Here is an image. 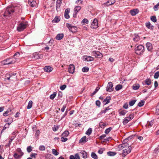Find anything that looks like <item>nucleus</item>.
I'll list each match as a JSON object with an SVG mask.
<instances>
[{"label":"nucleus","mask_w":159,"mask_h":159,"mask_svg":"<svg viewBox=\"0 0 159 159\" xmlns=\"http://www.w3.org/2000/svg\"><path fill=\"white\" fill-rule=\"evenodd\" d=\"M16 75V73L13 72L9 74H7L6 75V79L7 80H10V79H12L13 76H15Z\"/></svg>","instance_id":"nucleus-17"},{"label":"nucleus","mask_w":159,"mask_h":159,"mask_svg":"<svg viewBox=\"0 0 159 159\" xmlns=\"http://www.w3.org/2000/svg\"><path fill=\"white\" fill-rule=\"evenodd\" d=\"M154 120H152L150 122L149 121V123H148V127L152 126L153 124Z\"/></svg>","instance_id":"nucleus-51"},{"label":"nucleus","mask_w":159,"mask_h":159,"mask_svg":"<svg viewBox=\"0 0 159 159\" xmlns=\"http://www.w3.org/2000/svg\"><path fill=\"white\" fill-rule=\"evenodd\" d=\"M104 149L103 148H100L98 151V152L100 154H102L103 153Z\"/></svg>","instance_id":"nucleus-64"},{"label":"nucleus","mask_w":159,"mask_h":159,"mask_svg":"<svg viewBox=\"0 0 159 159\" xmlns=\"http://www.w3.org/2000/svg\"><path fill=\"white\" fill-rule=\"evenodd\" d=\"M75 66L73 64H70L69 67L68 72L70 73L73 74L74 72Z\"/></svg>","instance_id":"nucleus-12"},{"label":"nucleus","mask_w":159,"mask_h":159,"mask_svg":"<svg viewBox=\"0 0 159 159\" xmlns=\"http://www.w3.org/2000/svg\"><path fill=\"white\" fill-rule=\"evenodd\" d=\"M56 95L57 93L56 92H54L52 94L50 95V98L52 100L56 96Z\"/></svg>","instance_id":"nucleus-40"},{"label":"nucleus","mask_w":159,"mask_h":159,"mask_svg":"<svg viewBox=\"0 0 159 159\" xmlns=\"http://www.w3.org/2000/svg\"><path fill=\"white\" fill-rule=\"evenodd\" d=\"M100 89V88L99 87H97L96 89H95L94 91L91 94V96H93L95 93L98 91V90Z\"/></svg>","instance_id":"nucleus-43"},{"label":"nucleus","mask_w":159,"mask_h":159,"mask_svg":"<svg viewBox=\"0 0 159 159\" xmlns=\"http://www.w3.org/2000/svg\"><path fill=\"white\" fill-rule=\"evenodd\" d=\"M27 27V24L24 23L20 24L17 28V30L19 31H21L24 30Z\"/></svg>","instance_id":"nucleus-6"},{"label":"nucleus","mask_w":159,"mask_h":159,"mask_svg":"<svg viewBox=\"0 0 159 159\" xmlns=\"http://www.w3.org/2000/svg\"><path fill=\"white\" fill-rule=\"evenodd\" d=\"M94 59V58L91 56H88L86 55L83 56V60L85 61H93Z\"/></svg>","instance_id":"nucleus-10"},{"label":"nucleus","mask_w":159,"mask_h":159,"mask_svg":"<svg viewBox=\"0 0 159 159\" xmlns=\"http://www.w3.org/2000/svg\"><path fill=\"white\" fill-rule=\"evenodd\" d=\"M89 70V68L88 67H84L82 69V71L84 72H87Z\"/></svg>","instance_id":"nucleus-49"},{"label":"nucleus","mask_w":159,"mask_h":159,"mask_svg":"<svg viewBox=\"0 0 159 159\" xmlns=\"http://www.w3.org/2000/svg\"><path fill=\"white\" fill-rule=\"evenodd\" d=\"M99 126L100 127L102 128H103L104 127H105L106 126V124L105 123L101 121L99 123Z\"/></svg>","instance_id":"nucleus-47"},{"label":"nucleus","mask_w":159,"mask_h":159,"mask_svg":"<svg viewBox=\"0 0 159 159\" xmlns=\"http://www.w3.org/2000/svg\"><path fill=\"white\" fill-rule=\"evenodd\" d=\"M135 50L137 54L140 55L144 52V48L143 45H139L136 46V47L135 48Z\"/></svg>","instance_id":"nucleus-3"},{"label":"nucleus","mask_w":159,"mask_h":159,"mask_svg":"<svg viewBox=\"0 0 159 159\" xmlns=\"http://www.w3.org/2000/svg\"><path fill=\"white\" fill-rule=\"evenodd\" d=\"M22 156H20V154H18L16 153H15L13 155L14 157L16 159H20Z\"/></svg>","instance_id":"nucleus-29"},{"label":"nucleus","mask_w":159,"mask_h":159,"mask_svg":"<svg viewBox=\"0 0 159 159\" xmlns=\"http://www.w3.org/2000/svg\"><path fill=\"white\" fill-rule=\"evenodd\" d=\"M39 149L40 151H44L45 149V148L43 145H41L39 147Z\"/></svg>","instance_id":"nucleus-57"},{"label":"nucleus","mask_w":159,"mask_h":159,"mask_svg":"<svg viewBox=\"0 0 159 159\" xmlns=\"http://www.w3.org/2000/svg\"><path fill=\"white\" fill-rule=\"evenodd\" d=\"M113 89L112 83L111 82H109L106 88V91L108 92H111L113 91Z\"/></svg>","instance_id":"nucleus-9"},{"label":"nucleus","mask_w":159,"mask_h":159,"mask_svg":"<svg viewBox=\"0 0 159 159\" xmlns=\"http://www.w3.org/2000/svg\"><path fill=\"white\" fill-rule=\"evenodd\" d=\"M32 103L33 102L32 101H29L27 107V108L28 109H30L32 107Z\"/></svg>","instance_id":"nucleus-36"},{"label":"nucleus","mask_w":159,"mask_h":159,"mask_svg":"<svg viewBox=\"0 0 159 159\" xmlns=\"http://www.w3.org/2000/svg\"><path fill=\"white\" fill-rule=\"evenodd\" d=\"M64 36V34H59L57 35L56 38L57 40H60L62 39Z\"/></svg>","instance_id":"nucleus-24"},{"label":"nucleus","mask_w":159,"mask_h":159,"mask_svg":"<svg viewBox=\"0 0 159 159\" xmlns=\"http://www.w3.org/2000/svg\"><path fill=\"white\" fill-rule=\"evenodd\" d=\"M70 11V9L69 8L66 9L65 11L64 16L66 19H68L70 18L69 13Z\"/></svg>","instance_id":"nucleus-15"},{"label":"nucleus","mask_w":159,"mask_h":159,"mask_svg":"<svg viewBox=\"0 0 159 159\" xmlns=\"http://www.w3.org/2000/svg\"><path fill=\"white\" fill-rule=\"evenodd\" d=\"M139 12V11L138 9H134L131 10L130 11L131 15L132 16H135Z\"/></svg>","instance_id":"nucleus-13"},{"label":"nucleus","mask_w":159,"mask_h":159,"mask_svg":"<svg viewBox=\"0 0 159 159\" xmlns=\"http://www.w3.org/2000/svg\"><path fill=\"white\" fill-rule=\"evenodd\" d=\"M139 84H134L133 86V89L134 90H136L139 88Z\"/></svg>","instance_id":"nucleus-34"},{"label":"nucleus","mask_w":159,"mask_h":159,"mask_svg":"<svg viewBox=\"0 0 159 159\" xmlns=\"http://www.w3.org/2000/svg\"><path fill=\"white\" fill-rule=\"evenodd\" d=\"M146 27L149 29L153 30L154 26L153 25H152L150 22H147L145 24Z\"/></svg>","instance_id":"nucleus-26"},{"label":"nucleus","mask_w":159,"mask_h":159,"mask_svg":"<svg viewBox=\"0 0 159 159\" xmlns=\"http://www.w3.org/2000/svg\"><path fill=\"white\" fill-rule=\"evenodd\" d=\"M29 4L31 7H36L37 3L35 0H28Z\"/></svg>","instance_id":"nucleus-11"},{"label":"nucleus","mask_w":159,"mask_h":159,"mask_svg":"<svg viewBox=\"0 0 159 159\" xmlns=\"http://www.w3.org/2000/svg\"><path fill=\"white\" fill-rule=\"evenodd\" d=\"M151 20L154 22H156L157 21V18L155 16H152L151 17Z\"/></svg>","instance_id":"nucleus-48"},{"label":"nucleus","mask_w":159,"mask_h":159,"mask_svg":"<svg viewBox=\"0 0 159 159\" xmlns=\"http://www.w3.org/2000/svg\"><path fill=\"white\" fill-rule=\"evenodd\" d=\"M44 70L45 71L49 72L52 71V68L49 66H46L44 68Z\"/></svg>","instance_id":"nucleus-20"},{"label":"nucleus","mask_w":159,"mask_h":159,"mask_svg":"<svg viewBox=\"0 0 159 159\" xmlns=\"http://www.w3.org/2000/svg\"><path fill=\"white\" fill-rule=\"evenodd\" d=\"M86 137L85 136L83 137L80 140V143H84L86 142Z\"/></svg>","instance_id":"nucleus-32"},{"label":"nucleus","mask_w":159,"mask_h":159,"mask_svg":"<svg viewBox=\"0 0 159 159\" xmlns=\"http://www.w3.org/2000/svg\"><path fill=\"white\" fill-rule=\"evenodd\" d=\"M146 46L148 50L149 51L152 52L153 49L152 44L149 42H148L146 44Z\"/></svg>","instance_id":"nucleus-14"},{"label":"nucleus","mask_w":159,"mask_h":159,"mask_svg":"<svg viewBox=\"0 0 159 159\" xmlns=\"http://www.w3.org/2000/svg\"><path fill=\"white\" fill-rule=\"evenodd\" d=\"M91 157L92 158L97 159L98 158V157L97 155L94 152H92L91 153Z\"/></svg>","instance_id":"nucleus-53"},{"label":"nucleus","mask_w":159,"mask_h":159,"mask_svg":"<svg viewBox=\"0 0 159 159\" xmlns=\"http://www.w3.org/2000/svg\"><path fill=\"white\" fill-rule=\"evenodd\" d=\"M66 85H65V84L63 85L60 86V89L61 90H63L64 89H65L66 88Z\"/></svg>","instance_id":"nucleus-62"},{"label":"nucleus","mask_w":159,"mask_h":159,"mask_svg":"<svg viewBox=\"0 0 159 159\" xmlns=\"http://www.w3.org/2000/svg\"><path fill=\"white\" fill-rule=\"evenodd\" d=\"M70 159H80V157L78 153L76 154L75 156L70 155Z\"/></svg>","instance_id":"nucleus-22"},{"label":"nucleus","mask_w":159,"mask_h":159,"mask_svg":"<svg viewBox=\"0 0 159 159\" xmlns=\"http://www.w3.org/2000/svg\"><path fill=\"white\" fill-rule=\"evenodd\" d=\"M115 152H107V154L109 156H113L116 154Z\"/></svg>","instance_id":"nucleus-38"},{"label":"nucleus","mask_w":159,"mask_h":159,"mask_svg":"<svg viewBox=\"0 0 159 159\" xmlns=\"http://www.w3.org/2000/svg\"><path fill=\"white\" fill-rule=\"evenodd\" d=\"M20 56V53L19 52H16V53L13 56V57H14V58H12V59H15L16 60V57H19Z\"/></svg>","instance_id":"nucleus-60"},{"label":"nucleus","mask_w":159,"mask_h":159,"mask_svg":"<svg viewBox=\"0 0 159 159\" xmlns=\"http://www.w3.org/2000/svg\"><path fill=\"white\" fill-rule=\"evenodd\" d=\"M156 113L157 115H159V103L156 106Z\"/></svg>","instance_id":"nucleus-50"},{"label":"nucleus","mask_w":159,"mask_h":159,"mask_svg":"<svg viewBox=\"0 0 159 159\" xmlns=\"http://www.w3.org/2000/svg\"><path fill=\"white\" fill-rule=\"evenodd\" d=\"M39 133H40L39 131V130H37L36 131V133H35V137H38L39 136Z\"/></svg>","instance_id":"nucleus-63"},{"label":"nucleus","mask_w":159,"mask_h":159,"mask_svg":"<svg viewBox=\"0 0 159 159\" xmlns=\"http://www.w3.org/2000/svg\"><path fill=\"white\" fill-rule=\"evenodd\" d=\"M96 104L98 107L100 106L101 102L99 100H97L96 101Z\"/></svg>","instance_id":"nucleus-61"},{"label":"nucleus","mask_w":159,"mask_h":159,"mask_svg":"<svg viewBox=\"0 0 159 159\" xmlns=\"http://www.w3.org/2000/svg\"><path fill=\"white\" fill-rule=\"evenodd\" d=\"M12 112V110L11 109L8 108L6 111L3 113V115L4 116H7L11 115Z\"/></svg>","instance_id":"nucleus-18"},{"label":"nucleus","mask_w":159,"mask_h":159,"mask_svg":"<svg viewBox=\"0 0 159 159\" xmlns=\"http://www.w3.org/2000/svg\"><path fill=\"white\" fill-rule=\"evenodd\" d=\"M128 118H129V117H127L124 119L123 122L124 125L126 124L129 121L131 120L129 119H128Z\"/></svg>","instance_id":"nucleus-27"},{"label":"nucleus","mask_w":159,"mask_h":159,"mask_svg":"<svg viewBox=\"0 0 159 159\" xmlns=\"http://www.w3.org/2000/svg\"><path fill=\"white\" fill-rule=\"evenodd\" d=\"M43 55L37 53H34L33 55L30 56V58L33 60L42 58Z\"/></svg>","instance_id":"nucleus-7"},{"label":"nucleus","mask_w":159,"mask_h":159,"mask_svg":"<svg viewBox=\"0 0 159 159\" xmlns=\"http://www.w3.org/2000/svg\"><path fill=\"white\" fill-rule=\"evenodd\" d=\"M14 12V10L12 8L10 7L7 8L3 15L0 16V24L2 23L4 24L5 22V21L3 18V16L7 18H8L11 16Z\"/></svg>","instance_id":"nucleus-2"},{"label":"nucleus","mask_w":159,"mask_h":159,"mask_svg":"<svg viewBox=\"0 0 159 159\" xmlns=\"http://www.w3.org/2000/svg\"><path fill=\"white\" fill-rule=\"evenodd\" d=\"M133 39L134 41L138 42L140 39L139 36L138 35H135V37Z\"/></svg>","instance_id":"nucleus-33"},{"label":"nucleus","mask_w":159,"mask_h":159,"mask_svg":"<svg viewBox=\"0 0 159 159\" xmlns=\"http://www.w3.org/2000/svg\"><path fill=\"white\" fill-rule=\"evenodd\" d=\"M133 137V135L130 136L128 138L124 140L123 141L122 143H124V142H126L127 140H130L131 139H132Z\"/></svg>","instance_id":"nucleus-55"},{"label":"nucleus","mask_w":159,"mask_h":159,"mask_svg":"<svg viewBox=\"0 0 159 159\" xmlns=\"http://www.w3.org/2000/svg\"><path fill=\"white\" fill-rule=\"evenodd\" d=\"M16 60L14 59L9 58L7 59L2 61L3 65L10 64L14 63L16 61Z\"/></svg>","instance_id":"nucleus-4"},{"label":"nucleus","mask_w":159,"mask_h":159,"mask_svg":"<svg viewBox=\"0 0 159 159\" xmlns=\"http://www.w3.org/2000/svg\"><path fill=\"white\" fill-rule=\"evenodd\" d=\"M110 109L111 108H110L109 107H106L104 110H101L100 114H102L103 113H105L107 111L110 110Z\"/></svg>","instance_id":"nucleus-28"},{"label":"nucleus","mask_w":159,"mask_h":159,"mask_svg":"<svg viewBox=\"0 0 159 159\" xmlns=\"http://www.w3.org/2000/svg\"><path fill=\"white\" fill-rule=\"evenodd\" d=\"M52 152L53 154L55 156H57L59 154L58 152L56 150L54 149H52Z\"/></svg>","instance_id":"nucleus-52"},{"label":"nucleus","mask_w":159,"mask_h":159,"mask_svg":"<svg viewBox=\"0 0 159 159\" xmlns=\"http://www.w3.org/2000/svg\"><path fill=\"white\" fill-rule=\"evenodd\" d=\"M16 151L19 153V154L20 155V156H23L24 154L23 152L22 151L20 148H18L16 149Z\"/></svg>","instance_id":"nucleus-44"},{"label":"nucleus","mask_w":159,"mask_h":159,"mask_svg":"<svg viewBox=\"0 0 159 159\" xmlns=\"http://www.w3.org/2000/svg\"><path fill=\"white\" fill-rule=\"evenodd\" d=\"M145 84L148 85H149L151 84V80L149 79H146L145 81Z\"/></svg>","instance_id":"nucleus-45"},{"label":"nucleus","mask_w":159,"mask_h":159,"mask_svg":"<svg viewBox=\"0 0 159 159\" xmlns=\"http://www.w3.org/2000/svg\"><path fill=\"white\" fill-rule=\"evenodd\" d=\"M115 2L114 0H109L107 2L104 3V5L107 6L113 4Z\"/></svg>","instance_id":"nucleus-19"},{"label":"nucleus","mask_w":159,"mask_h":159,"mask_svg":"<svg viewBox=\"0 0 159 159\" xmlns=\"http://www.w3.org/2000/svg\"><path fill=\"white\" fill-rule=\"evenodd\" d=\"M81 7L80 6H76L74 8V11L76 13H77L81 9Z\"/></svg>","instance_id":"nucleus-30"},{"label":"nucleus","mask_w":159,"mask_h":159,"mask_svg":"<svg viewBox=\"0 0 159 159\" xmlns=\"http://www.w3.org/2000/svg\"><path fill=\"white\" fill-rule=\"evenodd\" d=\"M80 155H81L83 158H86L87 157V153L86 152L84 151H83L80 152Z\"/></svg>","instance_id":"nucleus-23"},{"label":"nucleus","mask_w":159,"mask_h":159,"mask_svg":"<svg viewBox=\"0 0 159 159\" xmlns=\"http://www.w3.org/2000/svg\"><path fill=\"white\" fill-rule=\"evenodd\" d=\"M92 128H89L86 131L85 134H86L89 136L92 133Z\"/></svg>","instance_id":"nucleus-35"},{"label":"nucleus","mask_w":159,"mask_h":159,"mask_svg":"<svg viewBox=\"0 0 159 159\" xmlns=\"http://www.w3.org/2000/svg\"><path fill=\"white\" fill-rule=\"evenodd\" d=\"M136 101V100H133L130 101L129 102V104L130 106H133Z\"/></svg>","instance_id":"nucleus-39"},{"label":"nucleus","mask_w":159,"mask_h":159,"mask_svg":"<svg viewBox=\"0 0 159 159\" xmlns=\"http://www.w3.org/2000/svg\"><path fill=\"white\" fill-rule=\"evenodd\" d=\"M61 141L64 142L66 141L67 140V139L64 136H61Z\"/></svg>","instance_id":"nucleus-59"},{"label":"nucleus","mask_w":159,"mask_h":159,"mask_svg":"<svg viewBox=\"0 0 159 159\" xmlns=\"http://www.w3.org/2000/svg\"><path fill=\"white\" fill-rule=\"evenodd\" d=\"M92 53L95 57H100L101 56L102 57V54L99 51H94L92 52Z\"/></svg>","instance_id":"nucleus-16"},{"label":"nucleus","mask_w":159,"mask_h":159,"mask_svg":"<svg viewBox=\"0 0 159 159\" xmlns=\"http://www.w3.org/2000/svg\"><path fill=\"white\" fill-rule=\"evenodd\" d=\"M112 128L111 127H109L105 131V133L106 134H108L112 130Z\"/></svg>","instance_id":"nucleus-42"},{"label":"nucleus","mask_w":159,"mask_h":159,"mask_svg":"<svg viewBox=\"0 0 159 159\" xmlns=\"http://www.w3.org/2000/svg\"><path fill=\"white\" fill-rule=\"evenodd\" d=\"M159 76V71L156 72L154 75V78L155 79H157Z\"/></svg>","instance_id":"nucleus-56"},{"label":"nucleus","mask_w":159,"mask_h":159,"mask_svg":"<svg viewBox=\"0 0 159 159\" xmlns=\"http://www.w3.org/2000/svg\"><path fill=\"white\" fill-rule=\"evenodd\" d=\"M144 101L143 100H141L139 102L138 104V106L139 107H141L144 105Z\"/></svg>","instance_id":"nucleus-46"},{"label":"nucleus","mask_w":159,"mask_h":159,"mask_svg":"<svg viewBox=\"0 0 159 159\" xmlns=\"http://www.w3.org/2000/svg\"><path fill=\"white\" fill-rule=\"evenodd\" d=\"M118 148L121 149L124 148L122 152L120 154L123 157H125L130 152L132 147L131 146H129L128 143L124 142L118 146Z\"/></svg>","instance_id":"nucleus-1"},{"label":"nucleus","mask_w":159,"mask_h":159,"mask_svg":"<svg viewBox=\"0 0 159 159\" xmlns=\"http://www.w3.org/2000/svg\"><path fill=\"white\" fill-rule=\"evenodd\" d=\"M60 21V19L57 16H56L53 20V21L57 23L59 22Z\"/></svg>","instance_id":"nucleus-58"},{"label":"nucleus","mask_w":159,"mask_h":159,"mask_svg":"<svg viewBox=\"0 0 159 159\" xmlns=\"http://www.w3.org/2000/svg\"><path fill=\"white\" fill-rule=\"evenodd\" d=\"M33 148L31 145L28 146L26 148L27 152L28 153L30 152L32 150Z\"/></svg>","instance_id":"nucleus-37"},{"label":"nucleus","mask_w":159,"mask_h":159,"mask_svg":"<svg viewBox=\"0 0 159 159\" xmlns=\"http://www.w3.org/2000/svg\"><path fill=\"white\" fill-rule=\"evenodd\" d=\"M98 20L96 18H95L93 20L91 23V27L92 29H96L98 27Z\"/></svg>","instance_id":"nucleus-8"},{"label":"nucleus","mask_w":159,"mask_h":159,"mask_svg":"<svg viewBox=\"0 0 159 159\" xmlns=\"http://www.w3.org/2000/svg\"><path fill=\"white\" fill-rule=\"evenodd\" d=\"M111 97L109 96L107 97L103 101L104 104L106 105L110 102Z\"/></svg>","instance_id":"nucleus-21"},{"label":"nucleus","mask_w":159,"mask_h":159,"mask_svg":"<svg viewBox=\"0 0 159 159\" xmlns=\"http://www.w3.org/2000/svg\"><path fill=\"white\" fill-rule=\"evenodd\" d=\"M69 132L67 130L65 131L61 134V136L66 137L69 135Z\"/></svg>","instance_id":"nucleus-31"},{"label":"nucleus","mask_w":159,"mask_h":159,"mask_svg":"<svg viewBox=\"0 0 159 159\" xmlns=\"http://www.w3.org/2000/svg\"><path fill=\"white\" fill-rule=\"evenodd\" d=\"M122 88V86L120 84H118L117 85L115 88L116 90L118 91L121 89Z\"/></svg>","instance_id":"nucleus-41"},{"label":"nucleus","mask_w":159,"mask_h":159,"mask_svg":"<svg viewBox=\"0 0 159 159\" xmlns=\"http://www.w3.org/2000/svg\"><path fill=\"white\" fill-rule=\"evenodd\" d=\"M89 21L86 19H84L82 21V23H83V25H84L85 24H88V23Z\"/></svg>","instance_id":"nucleus-54"},{"label":"nucleus","mask_w":159,"mask_h":159,"mask_svg":"<svg viewBox=\"0 0 159 159\" xmlns=\"http://www.w3.org/2000/svg\"><path fill=\"white\" fill-rule=\"evenodd\" d=\"M66 27L68 28L69 30L72 33H75L77 31V27L75 26H73L69 23H66Z\"/></svg>","instance_id":"nucleus-5"},{"label":"nucleus","mask_w":159,"mask_h":159,"mask_svg":"<svg viewBox=\"0 0 159 159\" xmlns=\"http://www.w3.org/2000/svg\"><path fill=\"white\" fill-rule=\"evenodd\" d=\"M127 112L125 110H120L119 111L120 116H124Z\"/></svg>","instance_id":"nucleus-25"}]
</instances>
